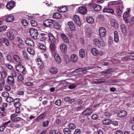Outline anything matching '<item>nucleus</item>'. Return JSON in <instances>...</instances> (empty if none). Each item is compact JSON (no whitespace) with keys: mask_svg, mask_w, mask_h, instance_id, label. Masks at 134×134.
I'll use <instances>...</instances> for the list:
<instances>
[{"mask_svg":"<svg viewBox=\"0 0 134 134\" xmlns=\"http://www.w3.org/2000/svg\"><path fill=\"white\" fill-rule=\"evenodd\" d=\"M85 71V70L82 69L81 68H77L75 70V72H77L79 71H81L82 72L84 73V71Z\"/></svg>","mask_w":134,"mask_h":134,"instance_id":"nucleus-47","label":"nucleus"},{"mask_svg":"<svg viewBox=\"0 0 134 134\" xmlns=\"http://www.w3.org/2000/svg\"><path fill=\"white\" fill-rule=\"evenodd\" d=\"M87 22L89 23H93L94 21V19L91 17L88 16L86 18Z\"/></svg>","mask_w":134,"mask_h":134,"instance_id":"nucleus-30","label":"nucleus"},{"mask_svg":"<svg viewBox=\"0 0 134 134\" xmlns=\"http://www.w3.org/2000/svg\"><path fill=\"white\" fill-rule=\"evenodd\" d=\"M68 25L71 30L73 31H75L76 29L74 23L72 21H69L68 22Z\"/></svg>","mask_w":134,"mask_h":134,"instance_id":"nucleus-19","label":"nucleus"},{"mask_svg":"<svg viewBox=\"0 0 134 134\" xmlns=\"http://www.w3.org/2000/svg\"><path fill=\"white\" fill-rule=\"evenodd\" d=\"M1 77L3 79H4L7 76V74L5 71H3L1 72Z\"/></svg>","mask_w":134,"mask_h":134,"instance_id":"nucleus-43","label":"nucleus"},{"mask_svg":"<svg viewBox=\"0 0 134 134\" xmlns=\"http://www.w3.org/2000/svg\"><path fill=\"white\" fill-rule=\"evenodd\" d=\"M94 11L98 12L102 9V7L97 4H95L94 6Z\"/></svg>","mask_w":134,"mask_h":134,"instance_id":"nucleus-27","label":"nucleus"},{"mask_svg":"<svg viewBox=\"0 0 134 134\" xmlns=\"http://www.w3.org/2000/svg\"><path fill=\"white\" fill-rule=\"evenodd\" d=\"M91 53L94 56H97L99 54L100 56H102L103 54L102 51H91Z\"/></svg>","mask_w":134,"mask_h":134,"instance_id":"nucleus-17","label":"nucleus"},{"mask_svg":"<svg viewBox=\"0 0 134 134\" xmlns=\"http://www.w3.org/2000/svg\"><path fill=\"white\" fill-rule=\"evenodd\" d=\"M16 3L14 1H10L9 2V10H10L13 8L15 6Z\"/></svg>","mask_w":134,"mask_h":134,"instance_id":"nucleus-22","label":"nucleus"},{"mask_svg":"<svg viewBox=\"0 0 134 134\" xmlns=\"http://www.w3.org/2000/svg\"><path fill=\"white\" fill-rule=\"evenodd\" d=\"M68 127L71 129H74L76 127L75 125L73 124H70L68 125Z\"/></svg>","mask_w":134,"mask_h":134,"instance_id":"nucleus-46","label":"nucleus"},{"mask_svg":"<svg viewBox=\"0 0 134 134\" xmlns=\"http://www.w3.org/2000/svg\"><path fill=\"white\" fill-rule=\"evenodd\" d=\"M60 48L61 50H66L67 49L66 45L63 43L60 45Z\"/></svg>","mask_w":134,"mask_h":134,"instance_id":"nucleus-38","label":"nucleus"},{"mask_svg":"<svg viewBox=\"0 0 134 134\" xmlns=\"http://www.w3.org/2000/svg\"><path fill=\"white\" fill-rule=\"evenodd\" d=\"M61 12H65L67 10V8L65 7H62L60 8Z\"/></svg>","mask_w":134,"mask_h":134,"instance_id":"nucleus-55","label":"nucleus"},{"mask_svg":"<svg viewBox=\"0 0 134 134\" xmlns=\"http://www.w3.org/2000/svg\"><path fill=\"white\" fill-rule=\"evenodd\" d=\"M13 58L15 61L19 63H21L22 61L20 58L16 55H14L13 56Z\"/></svg>","mask_w":134,"mask_h":134,"instance_id":"nucleus-31","label":"nucleus"},{"mask_svg":"<svg viewBox=\"0 0 134 134\" xmlns=\"http://www.w3.org/2000/svg\"><path fill=\"white\" fill-rule=\"evenodd\" d=\"M45 117V115L44 114H41L36 119L37 121H38L39 120H41L43 118Z\"/></svg>","mask_w":134,"mask_h":134,"instance_id":"nucleus-50","label":"nucleus"},{"mask_svg":"<svg viewBox=\"0 0 134 134\" xmlns=\"http://www.w3.org/2000/svg\"><path fill=\"white\" fill-rule=\"evenodd\" d=\"M24 84L26 86H32L33 85V82H25V83H24Z\"/></svg>","mask_w":134,"mask_h":134,"instance_id":"nucleus-56","label":"nucleus"},{"mask_svg":"<svg viewBox=\"0 0 134 134\" xmlns=\"http://www.w3.org/2000/svg\"><path fill=\"white\" fill-rule=\"evenodd\" d=\"M14 33L12 32H10L9 34V39L12 40L14 39Z\"/></svg>","mask_w":134,"mask_h":134,"instance_id":"nucleus-42","label":"nucleus"},{"mask_svg":"<svg viewBox=\"0 0 134 134\" xmlns=\"http://www.w3.org/2000/svg\"><path fill=\"white\" fill-rule=\"evenodd\" d=\"M31 23L32 26H35L37 25V23L34 20H31Z\"/></svg>","mask_w":134,"mask_h":134,"instance_id":"nucleus-54","label":"nucleus"},{"mask_svg":"<svg viewBox=\"0 0 134 134\" xmlns=\"http://www.w3.org/2000/svg\"><path fill=\"white\" fill-rule=\"evenodd\" d=\"M79 56L81 58H83L85 56V51H79Z\"/></svg>","mask_w":134,"mask_h":134,"instance_id":"nucleus-40","label":"nucleus"},{"mask_svg":"<svg viewBox=\"0 0 134 134\" xmlns=\"http://www.w3.org/2000/svg\"><path fill=\"white\" fill-rule=\"evenodd\" d=\"M17 116V115L16 114H13L11 115V119L13 120V119H15V118Z\"/></svg>","mask_w":134,"mask_h":134,"instance_id":"nucleus-61","label":"nucleus"},{"mask_svg":"<svg viewBox=\"0 0 134 134\" xmlns=\"http://www.w3.org/2000/svg\"><path fill=\"white\" fill-rule=\"evenodd\" d=\"M49 71L51 73L55 74L58 72V71L57 69L55 67H52L49 69Z\"/></svg>","mask_w":134,"mask_h":134,"instance_id":"nucleus-10","label":"nucleus"},{"mask_svg":"<svg viewBox=\"0 0 134 134\" xmlns=\"http://www.w3.org/2000/svg\"><path fill=\"white\" fill-rule=\"evenodd\" d=\"M56 130H51L49 132V134H56Z\"/></svg>","mask_w":134,"mask_h":134,"instance_id":"nucleus-63","label":"nucleus"},{"mask_svg":"<svg viewBox=\"0 0 134 134\" xmlns=\"http://www.w3.org/2000/svg\"><path fill=\"white\" fill-rule=\"evenodd\" d=\"M54 27L56 29H59L60 28V26L57 22L54 23H53Z\"/></svg>","mask_w":134,"mask_h":134,"instance_id":"nucleus-37","label":"nucleus"},{"mask_svg":"<svg viewBox=\"0 0 134 134\" xmlns=\"http://www.w3.org/2000/svg\"><path fill=\"white\" fill-rule=\"evenodd\" d=\"M114 41L118 43L119 41V37L118 36V32L116 31H114Z\"/></svg>","mask_w":134,"mask_h":134,"instance_id":"nucleus-21","label":"nucleus"},{"mask_svg":"<svg viewBox=\"0 0 134 134\" xmlns=\"http://www.w3.org/2000/svg\"><path fill=\"white\" fill-rule=\"evenodd\" d=\"M99 35L101 37H103L105 35L106 31L104 27H100L99 30Z\"/></svg>","mask_w":134,"mask_h":134,"instance_id":"nucleus-7","label":"nucleus"},{"mask_svg":"<svg viewBox=\"0 0 134 134\" xmlns=\"http://www.w3.org/2000/svg\"><path fill=\"white\" fill-rule=\"evenodd\" d=\"M129 59L131 60H134V55H132L130 56H127L124 57L123 58V60L125 61L127 60H129Z\"/></svg>","mask_w":134,"mask_h":134,"instance_id":"nucleus-32","label":"nucleus"},{"mask_svg":"<svg viewBox=\"0 0 134 134\" xmlns=\"http://www.w3.org/2000/svg\"><path fill=\"white\" fill-rule=\"evenodd\" d=\"M110 22V24L112 26L115 28H116L118 27V22L115 19H111Z\"/></svg>","mask_w":134,"mask_h":134,"instance_id":"nucleus-9","label":"nucleus"},{"mask_svg":"<svg viewBox=\"0 0 134 134\" xmlns=\"http://www.w3.org/2000/svg\"><path fill=\"white\" fill-rule=\"evenodd\" d=\"M74 132L75 134H80L81 133V131L80 129H76Z\"/></svg>","mask_w":134,"mask_h":134,"instance_id":"nucleus-64","label":"nucleus"},{"mask_svg":"<svg viewBox=\"0 0 134 134\" xmlns=\"http://www.w3.org/2000/svg\"><path fill=\"white\" fill-rule=\"evenodd\" d=\"M63 132L65 134H70L71 133V131L69 129L66 128L64 129Z\"/></svg>","mask_w":134,"mask_h":134,"instance_id":"nucleus-34","label":"nucleus"},{"mask_svg":"<svg viewBox=\"0 0 134 134\" xmlns=\"http://www.w3.org/2000/svg\"><path fill=\"white\" fill-rule=\"evenodd\" d=\"M94 82L95 83H100L107 82H105V80L103 79H96L95 81H94Z\"/></svg>","mask_w":134,"mask_h":134,"instance_id":"nucleus-29","label":"nucleus"},{"mask_svg":"<svg viewBox=\"0 0 134 134\" xmlns=\"http://www.w3.org/2000/svg\"><path fill=\"white\" fill-rule=\"evenodd\" d=\"M37 61L38 62H40V63H38L37 65H40V68L41 69H42L43 67V66L42 65L43 62L41 60V59L40 58H38L37 59Z\"/></svg>","mask_w":134,"mask_h":134,"instance_id":"nucleus-36","label":"nucleus"},{"mask_svg":"<svg viewBox=\"0 0 134 134\" xmlns=\"http://www.w3.org/2000/svg\"><path fill=\"white\" fill-rule=\"evenodd\" d=\"M21 23L24 26H26L28 24L27 21L25 19H24L22 20Z\"/></svg>","mask_w":134,"mask_h":134,"instance_id":"nucleus-48","label":"nucleus"},{"mask_svg":"<svg viewBox=\"0 0 134 134\" xmlns=\"http://www.w3.org/2000/svg\"><path fill=\"white\" fill-rule=\"evenodd\" d=\"M115 2H116L115 1L109 2L108 3V5L109 6H111L114 5H115Z\"/></svg>","mask_w":134,"mask_h":134,"instance_id":"nucleus-60","label":"nucleus"},{"mask_svg":"<svg viewBox=\"0 0 134 134\" xmlns=\"http://www.w3.org/2000/svg\"><path fill=\"white\" fill-rule=\"evenodd\" d=\"M43 24L44 26L46 27H48L50 25L47 20L44 21L43 23Z\"/></svg>","mask_w":134,"mask_h":134,"instance_id":"nucleus-59","label":"nucleus"},{"mask_svg":"<svg viewBox=\"0 0 134 134\" xmlns=\"http://www.w3.org/2000/svg\"><path fill=\"white\" fill-rule=\"evenodd\" d=\"M23 53L24 58L26 60V61H28L29 60L30 58L28 56L27 54L24 51H23Z\"/></svg>","mask_w":134,"mask_h":134,"instance_id":"nucleus-35","label":"nucleus"},{"mask_svg":"<svg viewBox=\"0 0 134 134\" xmlns=\"http://www.w3.org/2000/svg\"><path fill=\"white\" fill-rule=\"evenodd\" d=\"M38 46L39 49L42 50H46L47 49L46 46L43 44L39 43Z\"/></svg>","mask_w":134,"mask_h":134,"instance_id":"nucleus-26","label":"nucleus"},{"mask_svg":"<svg viewBox=\"0 0 134 134\" xmlns=\"http://www.w3.org/2000/svg\"><path fill=\"white\" fill-rule=\"evenodd\" d=\"M24 79V77L21 74L19 75L18 76V81L19 82L23 81Z\"/></svg>","mask_w":134,"mask_h":134,"instance_id":"nucleus-39","label":"nucleus"},{"mask_svg":"<svg viewBox=\"0 0 134 134\" xmlns=\"http://www.w3.org/2000/svg\"><path fill=\"white\" fill-rule=\"evenodd\" d=\"M73 20L76 24L78 26H80L81 23L79 17L77 15H74L73 17Z\"/></svg>","mask_w":134,"mask_h":134,"instance_id":"nucleus-6","label":"nucleus"},{"mask_svg":"<svg viewBox=\"0 0 134 134\" xmlns=\"http://www.w3.org/2000/svg\"><path fill=\"white\" fill-rule=\"evenodd\" d=\"M49 123V121H46L43 122L42 124V126L43 127H46L48 125Z\"/></svg>","mask_w":134,"mask_h":134,"instance_id":"nucleus-53","label":"nucleus"},{"mask_svg":"<svg viewBox=\"0 0 134 134\" xmlns=\"http://www.w3.org/2000/svg\"><path fill=\"white\" fill-rule=\"evenodd\" d=\"M78 11L79 13L83 15L86 14L87 11L86 7L83 6H81L79 7L78 8Z\"/></svg>","mask_w":134,"mask_h":134,"instance_id":"nucleus-5","label":"nucleus"},{"mask_svg":"<svg viewBox=\"0 0 134 134\" xmlns=\"http://www.w3.org/2000/svg\"><path fill=\"white\" fill-rule=\"evenodd\" d=\"M25 42L29 46H32L34 45V42L31 39L27 38L25 40Z\"/></svg>","mask_w":134,"mask_h":134,"instance_id":"nucleus-15","label":"nucleus"},{"mask_svg":"<svg viewBox=\"0 0 134 134\" xmlns=\"http://www.w3.org/2000/svg\"><path fill=\"white\" fill-rule=\"evenodd\" d=\"M93 42L94 44L98 46V48H99V45L103 47L105 45V43L104 41L101 38L94 39Z\"/></svg>","mask_w":134,"mask_h":134,"instance_id":"nucleus-1","label":"nucleus"},{"mask_svg":"<svg viewBox=\"0 0 134 134\" xmlns=\"http://www.w3.org/2000/svg\"><path fill=\"white\" fill-rule=\"evenodd\" d=\"M127 114V112L124 110H122L120 111L118 114L117 116L119 118H122L125 116Z\"/></svg>","mask_w":134,"mask_h":134,"instance_id":"nucleus-12","label":"nucleus"},{"mask_svg":"<svg viewBox=\"0 0 134 134\" xmlns=\"http://www.w3.org/2000/svg\"><path fill=\"white\" fill-rule=\"evenodd\" d=\"M14 20V17L11 14L9 15V22L13 21Z\"/></svg>","mask_w":134,"mask_h":134,"instance_id":"nucleus-49","label":"nucleus"},{"mask_svg":"<svg viewBox=\"0 0 134 134\" xmlns=\"http://www.w3.org/2000/svg\"><path fill=\"white\" fill-rule=\"evenodd\" d=\"M29 32L31 36L34 39H37L38 35L37 30L35 29H31Z\"/></svg>","mask_w":134,"mask_h":134,"instance_id":"nucleus-2","label":"nucleus"},{"mask_svg":"<svg viewBox=\"0 0 134 134\" xmlns=\"http://www.w3.org/2000/svg\"><path fill=\"white\" fill-rule=\"evenodd\" d=\"M102 123L104 125H108L112 123V121L109 119H104L102 121Z\"/></svg>","mask_w":134,"mask_h":134,"instance_id":"nucleus-25","label":"nucleus"},{"mask_svg":"<svg viewBox=\"0 0 134 134\" xmlns=\"http://www.w3.org/2000/svg\"><path fill=\"white\" fill-rule=\"evenodd\" d=\"M61 15L58 13H54L53 15V18L55 19H59L61 18Z\"/></svg>","mask_w":134,"mask_h":134,"instance_id":"nucleus-33","label":"nucleus"},{"mask_svg":"<svg viewBox=\"0 0 134 134\" xmlns=\"http://www.w3.org/2000/svg\"><path fill=\"white\" fill-rule=\"evenodd\" d=\"M116 12L119 16H121L122 14V10L120 8H118L116 9Z\"/></svg>","mask_w":134,"mask_h":134,"instance_id":"nucleus-41","label":"nucleus"},{"mask_svg":"<svg viewBox=\"0 0 134 134\" xmlns=\"http://www.w3.org/2000/svg\"><path fill=\"white\" fill-rule=\"evenodd\" d=\"M47 20L48 21V22L49 24L50 25H51L52 24L54 23V20L52 19H50Z\"/></svg>","mask_w":134,"mask_h":134,"instance_id":"nucleus-62","label":"nucleus"},{"mask_svg":"<svg viewBox=\"0 0 134 134\" xmlns=\"http://www.w3.org/2000/svg\"><path fill=\"white\" fill-rule=\"evenodd\" d=\"M61 38L66 43H68L69 42V39L66 35L64 34H62L61 35Z\"/></svg>","mask_w":134,"mask_h":134,"instance_id":"nucleus-13","label":"nucleus"},{"mask_svg":"<svg viewBox=\"0 0 134 134\" xmlns=\"http://www.w3.org/2000/svg\"><path fill=\"white\" fill-rule=\"evenodd\" d=\"M3 42L6 46H8V40L7 39L4 38L3 40Z\"/></svg>","mask_w":134,"mask_h":134,"instance_id":"nucleus-51","label":"nucleus"},{"mask_svg":"<svg viewBox=\"0 0 134 134\" xmlns=\"http://www.w3.org/2000/svg\"><path fill=\"white\" fill-rule=\"evenodd\" d=\"M21 120H22V119L20 117H17L13 119V122H16L18 121H20Z\"/></svg>","mask_w":134,"mask_h":134,"instance_id":"nucleus-58","label":"nucleus"},{"mask_svg":"<svg viewBox=\"0 0 134 134\" xmlns=\"http://www.w3.org/2000/svg\"><path fill=\"white\" fill-rule=\"evenodd\" d=\"M130 10H128V12H125L123 14V17L124 20L126 22H127L130 18L129 15V13Z\"/></svg>","mask_w":134,"mask_h":134,"instance_id":"nucleus-8","label":"nucleus"},{"mask_svg":"<svg viewBox=\"0 0 134 134\" xmlns=\"http://www.w3.org/2000/svg\"><path fill=\"white\" fill-rule=\"evenodd\" d=\"M54 56L56 62L58 64L60 63L61 62V60L59 55L58 54H55L54 55Z\"/></svg>","mask_w":134,"mask_h":134,"instance_id":"nucleus-28","label":"nucleus"},{"mask_svg":"<svg viewBox=\"0 0 134 134\" xmlns=\"http://www.w3.org/2000/svg\"><path fill=\"white\" fill-rule=\"evenodd\" d=\"M48 36L50 41L52 43H54L55 42L56 39L53 34L51 33H49Z\"/></svg>","mask_w":134,"mask_h":134,"instance_id":"nucleus-18","label":"nucleus"},{"mask_svg":"<svg viewBox=\"0 0 134 134\" xmlns=\"http://www.w3.org/2000/svg\"><path fill=\"white\" fill-rule=\"evenodd\" d=\"M64 60L67 63H69L70 62V58L68 56H66L64 58Z\"/></svg>","mask_w":134,"mask_h":134,"instance_id":"nucleus-52","label":"nucleus"},{"mask_svg":"<svg viewBox=\"0 0 134 134\" xmlns=\"http://www.w3.org/2000/svg\"><path fill=\"white\" fill-rule=\"evenodd\" d=\"M21 100L20 98H15L14 101L15 103L14 104V106L16 108L19 107L21 105L20 102Z\"/></svg>","mask_w":134,"mask_h":134,"instance_id":"nucleus-11","label":"nucleus"},{"mask_svg":"<svg viewBox=\"0 0 134 134\" xmlns=\"http://www.w3.org/2000/svg\"><path fill=\"white\" fill-rule=\"evenodd\" d=\"M91 110L90 109H86L84 110L82 113V114L83 115L87 116L91 114Z\"/></svg>","mask_w":134,"mask_h":134,"instance_id":"nucleus-24","label":"nucleus"},{"mask_svg":"<svg viewBox=\"0 0 134 134\" xmlns=\"http://www.w3.org/2000/svg\"><path fill=\"white\" fill-rule=\"evenodd\" d=\"M16 69L18 72H21L23 75L25 74L27 72L26 68L21 64H18L16 65Z\"/></svg>","mask_w":134,"mask_h":134,"instance_id":"nucleus-3","label":"nucleus"},{"mask_svg":"<svg viewBox=\"0 0 134 134\" xmlns=\"http://www.w3.org/2000/svg\"><path fill=\"white\" fill-rule=\"evenodd\" d=\"M61 103V101L60 99H58L56 100L55 102V104L57 105H60Z\"/></svg>","mask_w":134,"mask_h":134,"instance_id":"nucleus-57","label":"nucleus"},{"mask_svg":"<svg viewBox=\"0 0 134 134\" xmlns=\"http://www.w3.org/2000/svg\"><path fill=\"white\" fill-rule=\"evenodd\" d=\"M11 75H9V83L13 84L14 83V77L16 76V72L14 70H13L11 72Z\"/></svg>","mask_w":134,"mask_h":134,"instance_id":"nucleus-4","label":"nucleus"},{"mask_svg":"<svg viewBox=\"0 0 134 134\" xmlns=\"http://www.w3.org/2000/svg\"><path fill=\"white\" fill-rule=\"evenodd\" d=\"M2 95L3 97H7L6 100L8 102V101L7 100L8 98V93L5 91H4L2 93Z\"/></svg>","mask_w":134,"mask_h":134,"instance_id":"nucleus-45","label":"nucleus"},{"mask_svg":"<svg viewBox=\"0 0 134 134\" xmlns=\"http://www.w3.org/2000/svg\"><path fill=\"white\" fill-rule=\"evenodd\" d=\"M103 72L105 74L104 77L106 78L109 77L111 75L110 70H108L103 71Z\"/></svg>","mask_w":134,"mask_h":134,"instance_id":"nucleus-23","label":"nucleus"},{"mask_svg":"<svg viewBox=\"0 0 134 134\" xmlns=\"http://www.w3.org/2000/svg\"><path fill=\"white\" fill-rule=\"evenodd\" d=\"M54 43H52L51 44H50L49 47L50 48L51 50H54L55 49L56 46L54 44Z\"/></svg>","mask_w":134,"mask_h":134,"instance_id":"nucleus-44","label":"nucleus"},{"mask_svg":"<svg viewBox=\"0 0 134 134\" xmlns=\"http://www.w3.org/2000/svg\"><path fill=\"white\" fill-rule=\"evenodd\" d=\"M103 11L104 12L110 13L111 14H113L114 13V11L113 9L109 8L104 9Z\"/></svg>","mask_w":134,"mask_h":134,"instance_id":"nucleus-20","label":"nucleus"},{"mask_svg":"<svg viewBox=\"0 0 134 134\" xmlns=\"http://www.w3.org/2000/svg\"><path fill=\"white\" fill-rule=\"evenodd\" d=\"M120 27L122 33L125 35L126 34V28L125 25L122 24L120 25Z\"/></svg>","mask_w":134,"mask_h":134,"instance_id":"nucleus-16","label":"nucleus"},{"mask_svg":"<svg viewBox=\"0 0 134 134\" xmlns=\"http://www.w3.org/2000/svg\"><path fill=\"white\" fill-rule=\"evenodd\" d=\"M78 59L77 56L75 54H72L71 56V61L74 63L76 62Z\"/></svg>","mask_w":134,"mask_h":134,"instance_id":"nucleus-14","label":"nucleus"}]
</instances>
